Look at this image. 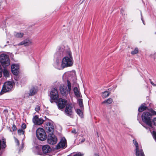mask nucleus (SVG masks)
<instances>
[{"label":"nucleus","instance_id":"e433bc0d","mask_svg":"<svg viewBox=\"0 0 156 156\" xmlns=\"http://www.w3.org/2000/svg\"><path fill=\"white\" fill-rule=\"evenodd\" d=\"M16 127L15 125H13L12 126V130L13 131H15L16 130Z\"/></svg>","mask_w":156,"mask_h":156},{"label":"nucleus","instance_id":"20e7f679","mask_svg":"<svg viewBox=\"0 0 156 156\" xmlns=\"http://www.w3.org/2000/svg\"><path fill=\"white\" fill-rule=\"evenodd\" d=\"M36 134L37 138L41 141H44L47 139L46 134L44 130L42 128H39L37 129Z\"/></svg>","mask_w":156,"mask_h":156},{"label":"nucleus","instance_id":"79ce46f5","mask_svg":"<svg viewBox=\"0 0 156 156\" xmlns=\"http://www.w3.org/2000/svg\"><path fill=\"white\" fill-rule=\"evenodd\" d=\"M150 80V83H151V84L152 85H153V86H156V84H154L152 81H151V80Z\"/></svg>","mask_w":156,"mask_h":156},{"label":"nucleus","instance_id":"0eeeda50","mask_svg":"<svg viewBox=\"0 0 156 156\" xmlns=\"http://www.w3.org/2000/svg\"><path fill=\"white\" fill-rule=\"evenodd\" d=\"M44 128L48 134L53 133L54 131V127L53 123L51 122L45 123L44 126Z\"/></svg>","mask_w":156,"mask_h":156},{"label":"nucleus","instance_id":"c9c22d12","mask_svg":"<svg viewBox=\"0 0 156 156\" xmlns=\"http://www.w3.org/2000/svg\"><path fill=\"white\" fill-rule=\"evenodd\" d=\"M21 127L23 129H25L26 128V125L25 124V123H23V124L22 125V126H21Z\"/></svg>","mask_w":156,"mask_h":156},{"label":"nucleus","instance_id":"ddd939ff","mask_svg":"<svg viewBox=\"0 0 156 156\" xmlns=\"http://www.w3.org/2000/svg\"><path fill=\"white\" fill-rule=\"evenodd\" d=\"M19 65L16 64H13L11 66V70L13 74L17 75L18 74L19 72Z\"/></svg>","mask_w":156,"mask_h":156},{"label":"nucleus","instance_id":"72a5a7b5","mask_svg":"<svg viewBox=\"0 0 156 156\" xmlns=\"http://www.w3.org/2000/svg\"><path fill=\"white\" fill-rule=\"evenodd\" d=\"M14 139H15V142L17 144V145H19L20 144H19V141L15 137L14 138Z\"/></svg>","mask_w":156,"mask_h":156},{"label":"nucleus","instance_id":"5701e85b","mask_svg":"<svg viewBox=\"0 0 156 156\" xmlns=\"http://www.w3.org/2000/svg\"><path fill=\"white\" fill-rule=\"evenodd\" d=\"M147 107L141 105L140 106L138 110L139 112H142L146 109Z\"/></svg>","mask_w":156,"mask_h":156},{"label":"nucleus","instance_id":"1a4fd4ad","mask_svg":"<svg viewBox=\"0 0 156 156\" xmlns=\"http://www.w3.org/2000/svg\"><path fill=\"white\" fill-rule=\"evenodd\" d=\"M68 104L66 100L60 98L58 101L57 105L58 108L59 109H62L65 107H66V104Z\"/></svg>","mask_w":156,"mask_h":156},{"label":"nucleus","instance_id":"c85d7f7f","mask_svg":"<svg viewBox=\"0 0 156 156\" xmlns=\"http://www.w3.org/2000/svg\"><path fill=\"white\" fill-rule=\"evenodd\" d=\"M133 142L134 144L135 145V146L136 147V148L140 147L138 146V143L136 140H133Z\"/></svg>","mask_w":156,"mask_h":156},{"label":"nucleus","instance_id":"09e8293b","mask_svg":"<svg viewBox=\"0 0 156 156\" xmlns=\"http://www.w3.org/2000/svg\"><path fill=\"white\" fill-rule=\"evenodd\" d=\"M95 156H99L98 154H95Z\"/></svg>","mask_w":156,"mask_h":156},{"label":"nucleus","instance_id":"f257e3e1","mask_svg":"<svg viewBox=\"0 0 156 156\" xmlns=\"http://www.w3.org/2000/svg\"><path fill=\"white\" fill-rule=\"evenodd\" d=\"M65 51L67 56L63 58L61 66L57 67V69H63L65 67L72 66L73 65V61L70 49L67 48Z\"/></svg>","mask_w":156,"mask_h":156},{"label":"nucleus","instance_id":"b1692460","mask_svg":"<svg viewBox=\"0 0 156 156\" xmlns=\"http://www.w3.org/2000/svg\"><path fill=\"white\" fill-rule=\"evenodd\" d=\"M76 112L77 114L81 118H83V113L81 110L79 109H77L76 110Z\"/></svg>","mask_w":156,"mask_h":156},{"label":"nucleus","instance_id":"39448f33","mask_svg":"<svg viewBox=\"0 0 156 156\" xmlns=\"http://www.w3.org/2000/svg\"><path fill=\"white\" fill-rule=\"evenodd\" d=\"M13 83L11 81H8L5 82L2 87L1 92V94H2L3 93L10 91L12 88Z\"/></svg>","mask_w":156,"mask_h":156},{"label":"nucleus","instance_id":"7c9ffc66","mask_svg":"<svg viewBox=\"0 0 156 156\" xmlns=\"http://www.w3.org/2000/svg\"><path fill=\"white\" fill-rule=\"evenodd\" d=\"M61 64H60V62L58 60H57L56 61V64L55 66V67L57 68V67L58 66H61Z\"/></svg>","mask_w":156,"mask_h":156},{"label":"nucleus","instance_id":"7ed1b4c3","mask_svg":"<svg viewBox=\"0 0 156 156\" xmlns=\"http://www.w3.org/2000/svg\"><path fill=\"white\" fill-rule=\"evenodd\" d=\"M0 62L2 66L5 68L9 66L10 63V61L8 55L5 54H2L0 55Z\"/></svg>","mask_w":156,"mask_h":156},{"label":"nucleus","instance_id":"412c9836","mask_svg":"<svg viewBox=\"0 0 156 156\" xmlns=\"http://www.w3.org/2000/svg\"><path fill=\"white\" fill-rule=\"evenodd\" d=\"M4 68L3 72L4 76L5 77H8L9 76V72L7 69H5V68Z\"/></svg>","mask_w":156,"mask_h":156},{"label":"nucleus","instance_id":"aec40b11","mask_svg":"<svg viewBox=\"0 0 156 156\" xmlns=\"http://www.w3.org/2000/svg\"><path fill=\"white\" fill-rule=\"evenodd\" d=\"M112 101V99L111 98H109L103 101L102 102V104H111Z\"/></svg>","mask_w":156,"mask_h":156},{"label":"nucleus","instance_id":"2eb2a0df","mask_svg":"<svg viewBox=\"0 0 156 156\" xmlns=\"http://www.w3.org/2000/svg\"><path fill=\"white\" fill-rule=\"evenodd\" d=\"M42 151L44 154L50 152L51 151V149L48 145L43 146L42 147Z\"/></svg>","mask_w":156,"mask_h":156},{"label":"nucleus","instance_id":"6e6552de","mask_svg":"<svg viewBox=\"0 0 156 156\" xmlns=\"http://www.w3.org/2000/svg\"><path fill=\"white\" fill-rule=\"evenodd\" d=\"M47 141L48 143L49 144H55L57 142V139L55 136L52 133L48 134Z\"/></svg>","mask_w":156,"mask_h":156},{"label":"nucleus","instance_id":"bb28decb","mask_svg":"<svg viewBox=\"0 0 156 156\" xmlns=\"http://www.w3.org/2000/svg\"><path fill=\"white\" fill-rule=\"evenodd\" d=\"M79 105L81 108L83 107V100L82 99H79L78 100Z\"/></svg>","mask_w":156,"mask_h":156},{"label":"nucleus","instance_id":"ea45409f","mask_svg":"<svg viewBox=\"0 0 156 156\" xmlns=\"http://www.w3.org/2000/svg\"><path fill=\"white\" fill-rule=\"evenodd\" d=\"M72 133H75V134L76 133V130L75 129H73L72 131Z\"/></svg>","mask_w":156,"mask_h":156},{"label":"nucleus","instance_id":"c756f323","mask_svg":"<svg viewBox=\"0 0 156 156\" xmlns=\"http://www.w3.org/2000/svg\"><path fill=\"white\" fill-rule=\"evenodd\" d=\"M24 131L21 129L18 130V133L20 135H21L22 134L23 135L24 133Z\"/></svg>","mask_w":156,"mask_h":156},{"label":"nucleus","instance_id":"4c0bfd02","mask_svg":"<svg viewBox=\"0 0 156 156\" xmlns=\"http://www.w3.org/2000/svg\"><path fill=\"white\" fill-rule=\"evenodd\" d=\"M153 121L154 125L156 126V118H154Z\"/></svg>","mask_w":156,"mask_h":156},{"label":"nucleus","instance_id":"dca6fc26","mask_svg":"<svg viewBox=\"0 0 156 156\" xmlns=\"http://www.w3.org/2000/svg\"><path fill=\"white\" fill-rule=\"evenodd\" d=\"M32 43V41L30 40H24L23 41L20 43L18 45H24L25 46L30 45Z\"/></svg>","mask_w":156,"mask_h":156},{"label":"nucleus","instance_id":"4be33fe9","mask_svg":"<svg viewBox=\"0 0 156 156\" xmlns=\"http://www.w3.org/2000/svg\"><path fill=\"white\" fill-rule=\"evenodd\" d=\"M110 93L107 91H104L103 93L102 97L103 98H105L108 97L110 94Z\"/></svg>","mask_w":156,"mask_h":156},{"label":"nucleus","instance_id":"c03bdc74","mask_svg":"<svg viewBox=\"0 0 156 156\" xmlns=\"http://www.w3.org/2000/svg\"><path fill=\"white\" fill-rule=\"evenodd\" d=\"M85 139L84 138H83L80 141L81 143H82L85 141Z\"/></svg>","mask_w":156,"mask_h":156},{"label":"nucleus","instance_id":"423d86ee","mask_svg":"<svg viewBox=\"0 0 156 156\" xmlns=\"http://www.w3.org/2000/svg\"><path fill=\"white\" fill-rule=\"evenodd\" d=\"M73 108L71 104H67L65 108L64 112L67 116L72 117L73 113Z\"/></svg>","mask_w":156,"mask_h":156},{"label":"nucleus","instance_id":"de8ad7c7","mask_svg":"<svg viewBox=\"0 0 156 156\" xmlns=\"http://www.w3.org/2000/svg\"><path fill=\"white\" fill-rule=\"evenodd\" d=\"M142 21H143V23L144 24V25H145V23H144V21L143 20H142Z\"/></svg>","mask_w":156,"mask_h":156},{"label":"nucleus","instance_id":"2f4dec72","mask_svg":"<svg viewBox=\"0 0 156 156\" xmlns=\"http://www.w3.org/2000/svg\"><path fill=\"white\" fill-rule=\"evenodd\" d=\"M152 135L154 138L155 139L156 141V132L153 131L152 132Z\"/></svg>","mask_w":156,"mask_h":156},{"label":"nucleus","instance_id":"f704fd0d","mask_svg":"<svg viewBox=\"0 0 156 156\" xmlns=\"http://www.w3.org/2000/svg\"><path fill=\"white\" fill-rule=\"evenodd\" d=\"M83 154H81V153H79L74 155L73 156H83Z\"/></svg>","mask_w":156,"mask_h":156},{"label":"nucleus","instance_id":"8fccbe9b","mask_svg":"<svg viewBox=\"0 0 156 156\" xmlns=\"http://www.w3.org/2000/svg\"><path fill=\"white\" fill-rule=\"evenodd\" d=\"M51 103H52V101H51Z\"/></svg>","mask_w":156,"mask_h":156},{"label":"nucleus","instance_id":"a211bd4d","mask_svg":"<svg viewBox=\"0 0 156 156\" xmlns=\"http://www.w3.org/2000/svg\"><path fill=\"white\" fill-rule=\"evenodd\" d=\"M14 35L16 37L20 38L23 37L24 35V34L23 33L15 32Z\"/></svg>","mask_w":156,"mask_h":156},{"label":"nucleus","instance_id":"49530a36","mask_svg":"<svg viewBox=\"0 0 156 156\" xmlns=\"http://www.w3.org/2000/svg\"><path fill=\"white\" fill-rule=\"evenodd\" d=\"M122 12H124V10L122 9H121V13H122Z\"/></svg>","mask_w":156,"mask_h":156},{"label":"nucleus","instance_id":"f03ea898","mask_svg":"<svg viewBox=\"0 0 156 156\" xmlns=\"http://www.w3.org/2000/svg\"><path fill=\"white\" fill-rule=\"evenodd\" d=\"M151 116L152 115L150 112H144L143 113L141 117L143 121L151 127L152 126Z\"/></svg>","mask_w":156,"mask_h":156},{"label":"nucleus","instance_id":"a19ab883","mask_svg":"<svg viewBox=\"0 0 156 156\" xmlns=\"http://www.w3.org/2000/svg\"><path fill=\"white\" fill-rule=\"evenodd\" d=\"M2 76V68L1 66H0V78Z\"/></svg>","mask_w":156,"mask_h":156},{"label":"nucleus","instance_id":"9d476101","mask_svg":"<svg viewBox=\"0 0 156 156\" xmlns=\"http://www.w3.org/2000/svg\"><path fill=\"white\" fill-rule=\"evenodd\" d=\"M50 97L51 99L53 100H56L58 99V95L56 89L54 88L51 89L50 93Z\"/></svg>","mask_w":156,"mask_h":156},{"label":"nucleus","instance_id":"f3484780","mask_svg":"<svg viewBox=\"0 0 156 156\" xmlns=\"http://www.w3.org/2000/svg\"><path fill=\"white\" fill-rule=\"evenodd\" d=\"M37 91V87H33L30 90L29 94V96H33L35 94Z\"/></svg>","mask_w":156,"mask_h":156},{"label":"nucleus","instance_id":"cd10ccee","mask_svg":"<svg viewBox=\"0 0 156 156\" xmlns=\"http://www.w3.org/2000/svg\"><path fill=\"white\" fill-rule=\"evenodd\" d=\"M139 50L137 48H135V49L134 51H133L131 52V54L132 55H135L138 52Z\"/></svg>","mask_w":156,"mask_h":156},{"label":"nucleus","instance_id":"9b49d317","mask_svg":"<svg viewBox=\"0 0 156 156\" xmlns=\"http://www.w3.org/2000/svg\"><path fill=\"white\" fill-rule=\"evenodd\" d=\"M33 121L34 124L40 125L44 122V120L41 118H39L38 116L35 115L33 119Z\"/></svg>","mask_w":156,"mask_h":156},{"label":"nucleus","instance_id":"a878e982","mask_svg":"<svg viewBox=\"0 0 156 156\" xmlns=\"http://www.w3.org/2000/svg\"><path fill=\"white\" fill-rule=\"evenodd\" d=\"M60 91L62 95H65L66 94V90L64 89L63 88H61L60 89Z\"/></svg>","mask_w":156,"mask_h":156},{"label":"nucleus","instance_id":"37998d69","mask_svg":"<svg viewBox=\"0 0 156 156\" xmlns=\"http://www.w3.org/2000/svg\"><path fill=\"white\" fill-rule=\"evenodd\" d=\"M62 49H63L62 48V49H61V48H60L59 49V51L60 52H62V53L61 52L60 53V54H61L60 55H61V56H62Z\"/></svg>","mask_w":156,"mask_h":156},{"label":"nucleus","instance_id":"f8f14e48","mask_svg":"<svg viewBox=\"0 0 156 156\" xmlns=\"http://www.w3.org/2000/svg\"><path fill=\"white\" fill-rule=\"evenodd\" d=\"M66 140L64 138H62L60 142L58 143L57 146L56 148L57 149L60 148H64L66 147Z\"/></svg>","mask_w":156,"mask_h":156},{"label":"nucleus","instance_id":"6ab92c4d","mask_svg":"<svg viewBox=\"0 0 156 156\" xmlns=\"http://www.w3.org/2000/svg\"><path fill=\"white\" fill-rule=\"evenodd\" d=\"M73 91L76 97H80L79 91L76 87H74Z\"/></svg>","mask_w":156,"mask_h":156},{"label":"nucleus","instance_id":"58836bf2","mask_svg":"<svg viewBox=\"0 0 156 156\" xmlns=\"http://www.w3.org/2000/svg\"><path fill=\"white\" fill-rule=\"evenodd\" d=\"M151 112L153 115H156V112L154 111L153 110H152L151 111Z\"/></svg>","mask_w":156,"mask_h":156},{"label":"nucleus","instance_id":"473e14b6","mask_svg":"<svg viewBox=\"0 0 156 156\" xmlns=\"http://www.w3.org/2000/svg\"><path fill=\"white\" fill-rule=\"evenodd\" d=\"M40 109V107L38 105H37L35 108V110L36 112H38Z\"/></svg>","mask_w":156,"mask_h":156},{"label":"nucleus","instance_id":"393cba45","mask_svg":"<svg viewBox=\"0 0 156 156\" xmlns=\"http://www.w3.org/2000/svg\"><path fill=\"white\" fill-rule=\"evenodd\" d=\"M67 87H68V90L69 92H70L71 90V84L70 82L68 80H67Z\"/></svg>","mask_w":156,"mask_h":156},{"label":"nucleus","instance_id":"a18cd8bd","mask_svg":"<svg viewBox=\"0 0 156 156\" xmlns=\"http://www.w3.org/2000/svg\"><path fill=\"white\" fill-rule=\"evenodd\" d=\"M37 154H39V155H43V153L41 152H38L37 153Z\"/></svg>","mask_w":156,"mask_h":156},{"label":"nucleus","instance_id":"4468645a","mask_svg":"<svg viewBox=\"0 0 156 156\" xmlns=\"http://www.w3.org/2000/svg\"><path fill=\"white\" fill-rule=\"evenodd\" d=\"M136 156H145L143 151L141 147L136 148Z\"/></svg>","mask_w":156,"mask_h":156}]
</instances>
